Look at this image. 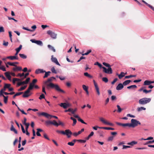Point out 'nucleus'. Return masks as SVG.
I'll return each instance as SVG.
<instances>
[{
  "label": "nucleus",
  "mask_w": 154,
  "mask_h": 154,
  "mask_svg": "<svg viewBox=\"0 0 154 154\" xmlns=\"http://www.w3.org/2000/svg\"><path fill=\"white\" fill-rule=\"evenodd\" d=\"M20 125L21 126V128L23 132V133H26V131L24 129V128L23 127V126L21 124H20Z\"/></svg>",
  "instance_id": "55"
},
{
  "label": "nucleus",
  "mask_w": 154,
  "mask_h": 154,
  "mask_svg": "<svg viewBox=\"0 0 154 154\" xmlns=\"http://www.w3.org/2000/svg\"><path fill=\"white\" fill-rule=\"evenodd\" d=\"M15 67H14L13 69V70L14 71H21L22 69V68L20 66H17L16 65Z\"/></svg>",
  "instance_id": "18"
},
{
  "label": "nucleus",
  "mask_w": 154,
  "mask_h": 154,
  "mask_svg": "<svg viewBox=\"0 0 154 154\" xmlns=\"http://www.w3.org/2000/svg\"><path fill=\"white\" fill-rule=\"evenodd\" d=\"M145 109L146 108H145L142 107H138L137 108V111H140L143 110H145Z\"/></svg>",
  "instance_id": "43"
},
{
  "label": "nucleus",
  "mask_w": 154,
  "mask_h": 154,
  "mask_svg": "<svg viewBox=\"0 0 154 154\" xmlns=\"http://www.w3.org/2000/svg\"><path fill=\"white\" fill-rule=\"evenodd\" d=\"M105 129L108 130H115V129L113 128H110V127H105Z\"/></svg>",
  "instance_id": "56"
},
{
  "label": "nucleus",
  "mask_w": 154,
  "mask_h": 154,
  "mask_svg": "<svg viewBox=\"0 0 154 154\" xmlns=\"http://www.w3.org/2000/svg\"><path fill=\"white\" fill-rule=\"evenodd\" d=\"M152 91V90H147L146 89H144L143 90V92L145 94H146Z\"/></svg>",
  "instance_id": "48"
},
{
  "label": "nucleus",
  "mask_w": 154,
  "mask_h": 154,
  "mask_svg": "<svg viewBox=\"0 0 154 154\" xmlns=\"http://www.w3.org/2000/svg\"><path fill=\"white\" fill-rule=\"evenodd\" d=\"M127 88L128 89H131V88H137V86L136 85H132L127 87Z\"/></svg>",
  "instance_id": "32"
},
{
  "label": "nucleus",
  "mask_w": 154,
  "mask_h": 154,
  "mask_svg": "<svg viewBox=\"0 0 154 154\" xmlns=\"http://www.w3.org/2000/svg\"><path fill=\"white\" fill-rule=\"evenodd\" d=\"M23 92H18L17 93H16L13 96V98H15V97L17 96H19L21 94H23Z\"/></svg>",
  "instance_id": "35"
},
{
  "label": "nucleus",
  "mask_w": 154,
  "mask_h": 154,
  "mask_svg": "<svg viewBox=\"0 0 154 154\" xmlns=\"http://www.w3.org/2000/svg\"><path fill=\"white\" fill-rule=\"evenodd\" d=\"M37 82V80L36 79H34L32 82L30 83L29 84V88H30L32 90L33 89L35 84Z\"/></svg>",
  "instance_id": "12"
},
{
  "label": "nucleus",
  "mask_w": 154,
  "mask_h": 154,
  "mask_svg": "<svg viewBox=\"0 0 154 154\" xmlns=\"http://www.w3.org/2000/svg\"><path fill=\"white\" fill-rule=\"evenodd\" d=\"M117 75H118L119 78L120 79H121L122 77H124V72H121L120 74L119 75L117 74Z\"/></svg>",
  "instance_id": "22"
},
{
  "label": "nucleus",
  "mask_w": 154,
  "mask_h": 154,
  "mask_svg": "<svg viewBox=\"0 0 154 154\" xmlns=\"http://www.w3.org/2000/svg\"><path fill=\"white\" fill-rule=\"evenodd\" d=\"M3 97H4V102L5 103H6L8 102V96L5 97L4 95H3Z\"/></svg>",
  "instance_id": "40"
},
{
  "label": "nucleus",
  "mask_w": 154,
  "mask_h": 154,
  "mask_svg": "<svg viewBox=\"0 0 154 154\" xmlns=\"http://www.w3.org/2000/svg\"><path fill=\"white\" fill-rule=\"evenodd\" d=\"M150 84V81L146 80L144 82L143 85H149Z\"/></svg>",
  "instance_id": "26"
},
{
  "label": "nucleus",
  "mask_w": 154,
  "mask_h": 154,
  "mask_svg": "<svg viewBox=\"0 0 154 154\" xmlns=\"http://www.w3.org/2000/svg\"><path fill=\"white\" fill-rule=\"evenodd\" d=\"M4 86L6 89H8L11 86V85L10 84L5 83Z\"/></svg>",
  "instance_id": "34"
},
{
  "label": "nucleus",
  "mask_w": 154,
  "mask_h": 154,
  "mask_svg": "<svg viewBox=\"0 0 154 154\" xmlns=\"http://www.w3.org/2000/svg\"><path fill=\"white\" fill-rule=\"evenodd\" d=\"M102 80L106 83H107L108 82V80L107 78L106 77H103L102 78Z\"/></svg>",
  "instance_id": "50"
},
{
  "label": "nucleus",
  "mask_w": 154,
  "mask_h": 154,
  "mask_svg": "<svg viewBox=\"0 0 154 154\" xmlns=\"http://www.w3.org/2000/svg\"><path fill=\"white\" fill-rule=\"evenodd\" d=\"M6 58L10 59L11 60H18V59L17 58V57H16L14 56H8L6 57Z\"/></svg>",
  "instance_id": "20"
},
{
  "label": "nucleus",
  "mask_w": 154,
  "mask_h": 154,
  "mask_svg": "<svg viewBox=\"0 0 154 154\" xmlns=\"http://www.w3.org/2000/svg\"><path fill=\"white\" fill-rule=\"evenodd\" d=\"M45 75L43 77L44 78L47 77L48 76L50 75V73H51V72L50 71H48L47 72H46L45 71Z\"/></svg>",
  "instance_id": "29"
},
{
  "label": "nucleus",
  "mask_w": 154,
  "mask_h": 154,
  "mask_svg": "<svg viewBox=\"0 0 154 154\" xmlns=\"http://www.w3.org/2000/svg\"><path fill=\"white\" fill-rule=\"evenodd\" d=\"M78 121L81 122L82 123H83V124H85L86 125L87 124V123H86V122H84V121L82 119H81L80 118H79V119H78Z\"/></svg>",
  "instance_id": "45"
},
{
  "label": "nucleus",
  "mask_w": 154,
  "mask_h": 154,
  "mask_svg": "<svg viewBox=\"0 0 154 154\" xmlns=\"http://www.w3.org/2000/svg\"><path fill=\"white\" fill-rule=\"evenodd\" d=\"M5 31L4 28L2 26L0 27V32H4Z\"/></svg>",
  "instance_id": "57"
},
{
  "label": "nucleus",
  "mask_w": 154,
  "mask_h": 154,
  "mask_svg": "<svg viewBox=\"0 0 154 154\" xmlns=\"http://www.w3.org/2000/svg\"><path fill=\"white\" fill-rule=\"evenodd\" d=\"M45 72V71L43 69H38L35 70V73L38 74L40 73H44Z\"/></svg>",
  "instance_id": "19"
},
{
  "label": "nucleus",
  "mask_w": 154,
  "mask_h": 154,
  "mask_svg": "<svg viewBox=\"0 0 154 154\" xmlns=\"http://www.w3.org/2000/svg\"><path fill=\"white\" fill-rule=\"evenodd\" d=\"M131 123H130L131 127L134 128L138 125H141V123L135 119H132L131 120Z\"/></svg>",
  "instance_id": "4"
},
{
  "label": "nucleus",
  "mask_w": 154,
  "mask_h": 154,
  "mask_svg": "<svg viewBox=\"0 0 154 154\" xmlns=\"http://www.w3.org/2000/svg\"><path fill=\"white\" fill-rule=\"evenodd\" d=\"M59 105L61 107H63L64 109H66L67 108L66 103H61L59 104Z\"/></svg>",
  "instance_id": "21"
},
{
  "label": "nucleus",
  "mask_w": 154,
  "mask_h": 154,
  "mask_svg": "<svg viewBox=\"0 0 154 154\" xmlns=\"http://www.w3.org/2000/svg\"><path fill=\"white\" fill-rule=\"evenodd\" d=\"M117 107L118 109L117 111L119 113L121 112L122 110V109L120 108V106L119 105H117Z\"/></svg>",
  "instance_id": "42"
},
{
  "label": "nucleus",
  "mask_w": 154,
  "mask_h": 154,
  "mask_svg": "<svg viewBox=\"0 0 154 154\" xmlns=\"http://www.w3.org/2000/svg\"><path fill=\"white\" fill-rule=\"evenodd\" d=\"M39 116H42L47 118H49L50 115L48 114L47 113L45 112H42L41 113H38Z\"/></svg>",
  "instance_id": "14"
},
{
  "label": "nucleus",
  "mask_w": 154,
  "mask_h": 154,
  "mask_svg": "<svg viewBox=\"0 0 154 154\" xmlns=\"http://www.w3.org/2000/svg\"><path fill=\"white\" fill-rule=\"evenodd\" d=\"M78 142L82 143H85L86 142V140H78Z\"/></svg>",
  "instance_id": "60"
},
{
  "label": "nucleus",
  "mask_w": 154,
  "mask_h": 154,
  "mask_svg": "<svg viewBox=\"0 0 154 154\" xmlns=\"http://www.w3.org/2000/svg\"><path fill=\"white\" fill-rule=\"evenodd\" d=\"M154 143V140L152 141H149L146 142L144 145H147L148 144L152 143Z\"/></svg>",
  "instance_id": "52"
},
{
  "label": "nucleus",
  "mask_w": 154,
  "mask_h": 154,
  "mask_svg": "<svg viewBox=\"0 0 154 154\" xmlns=\"http://www.w3.org/2000/svg\"><path fill=\"white\" fill-rule=\"evenodd\" d=\"M124 87L123 84L120 83L116 87V89L117 90H119L122 89Z\"/></svg>",
  "instance_id": "17"
},
{
  "label": "nucleus",
  "mask_w": 154,
  "mask_h": 154,
  "mask_svg": "<svg viewBox=\"0 0 154 154\" xmlns=\"http://www.w3.org/2000/svg\"><path fill=\"white\" fill-rule=\"evenodd\" d=\"M94 134V133L93 131H92L91 133L90 134H89L88 136V137H86V138H85V139L86 140H88L91 137H92V136H93V135Z\"/></svg>",
  "instance_id": "24"
},
{
  "label": "nucleus",
  "mask_w": 154,
  "mask_h": 154,
  "mask_svg": "<svg viewBox=\"0 0 154 154\" xmlns=\"http://www.w3.org/2000/svg\"><path fill=\"white\" fill-rule=\"evenodd\" d=\"M136 75H128V76H126L125 77V79H129L130 78H131V77H136Z\"/></svg>",
  "instance_id": "44"
},
{
  "label": "nucleus",
  "mask_w": 154,
  "mask_h": 154,
  "mask_svg": "<svg viewBox=\"0 0 154 154\" xmlns=\"http://www.w3.org/2000/svg\"><path fill=\"white\" fill-rule=\"evenodd\" d=\"M45 98V96L44 94H42L39 96V99L40 100H41L42 99Z\"/></svg>",
  "instance_id": "46"
},
{
  "label": "nucleus",
  "mask_w": 154,
  "mask_h": 154,
  "mask_svg": "<svg viewBox=\"0 0 154 154\" xmlns=\"http://www.w3.org/2000/svg\"><path fill=\"white\" fill-rule=\"evenodd\" d=\"M151 100L150 98L144 97L140 99L139 101V103L141 105H144L149 103Z\"/></svg>",
  "instance_id": "3"
},
{
  "label": "nucleus",
  "mask_w": 154,
  "mask_h": 154,
  "mask_svg": "<svg viewBox=\"0 0 154 154\" xmlns=\"http://www.w3.org/2000/svg\"><path fill=\"white\" fill-rule=\"evenodd\" d=\"M8 45V42H6L5 41L3 42V45L5 46H7Z\"/></svg>",
  "instance_id": "62"
},
{
  "label": "nucleus",
  "mask_w": 154,
  "mask_h": 154,
  "mask_svg": "<svg viewBox=\"0 0 154 154\" xmlns=\"http://www.w3.org/2000/svg\"><path fill=\"white\" fill-rule=\"evenodd\" d=\"M47 33L50 35L51 37L54 39H55L56 38L57 34L50 30L47 31Z\"/></svg>",
  "instance_id": "9"
},
{
  "label": "nucleus",
  "mask_w": 154,
  "mask_h": 154,
  "mask_svg": "<svg viewBox=\"0 0 154 154\" xmlns=\"http://www.w3.org/2000/svg\"><path fill=\"white\" fill-rule=\"evenodd\" d=\"M7 64L10 65L14 66H16V65L15 64V63H11L10 62H8L7 63Z\"/></svg>",
  "instance_id": "51"
},
{
  "label": "nucleus",
  "mask_w": 154,
  "mask_h": 154,
  "mask_svg": "<svg viewBox=\"0 0 154 154\" xmlns=\"http://www.w3.org/2000/svg\"><path fill=\"white\" fill-rule=\"evenodd\" d=\"M24 125H26V128H25L26 131L28 130V129L29 126V123H28L27 124H25Z\"/></svg>",
  "instance_id": "59"
},
{
  "label": "nucleus",
  "mask_w": 154,
  "mask_h": 154,
  "mask_svg": "<svg viewBox=\"0 0 154 154\" xmlns=\"http://www.w3.org/2000/svg\"><path fill=\"white\" fill-rule=\"evenodd\" d=\"M118 80L117 78H115L114 79L113 81L112 82L111 84L112 85H114V83Z\"/></svg>",
  "instance_id": "61"
},
{
  "label": "nucleus",
  "mask_w": 154,
  "mask_h": 154,
  "mask_svg": "<svg viewBox=\"0 0 154 154\" xmlns=\"http://www.w3.org/2000/svg\"><path fill=\"white\" fill-rule=\"evenodd\" d=\"M20 56L23 59H26L27 58V56L23 54H19Z\"/></svg>",
  "instance_id": "33"
},
{
  "label": "nucleus",
  "mask_w": 154,
  "mask_h": 154,
  "mask_svg": "<svg viewBox=\"0 0 154 154\" xmlns=\"http://www.w3.org/2000/svg\"><path fill=\"white\" fill-rule=\"evenodd\" d=\"M93 82L95 88V89L96 92L98 96H99L100 95V92L99 88L98 86V85L97 83L95 82V81L94 80H93Z\"/></svg>",
  "instance_id": "7"
},
{
  "label": "nucleus",
  "mask_w": 154,
  "mask_h": 154,
  "mask_svg": "<svg viewBox=\"0 0 154 154\" xmlns=\"http://www.w3.org/2000/svg\"><path fill=\"white\" fill-rule=\"evenodd\" d=\"M51 59L52 62L55 63L57 65L60 66V65L58 62L57 59L56 57H54L53 55L51 56Z\"/></svg>",
  "instance_id": "13"
},
{
  "label": "nucleus",
  "mask_w": 154,
  "mask_h": 154,
  "mask_svg": "<svg viewBox=\"0 0 154 154\" xmlns=\"http://www.w3.org/2000/svg\"><path fill=\"white\" fill-rule=\"evenodd\" d=\"M51 70L52 73L56 74L57 73V72L55 70V68L54 67H52L51 69Z\"/></svg>",
  "instance_id": "41"
},
{
  "label": "nucleus",
  "mask_w": 154,
  "mask_h": 154,
  "mask_svg": "<svg viewBox=\"0 0 154 154\" xmlns=\"http://www.w3.org/2000/svg\"><path fill=\"white\" fill-rule=\"evenodd\" d=\"M11 123L12 124L11 125V127L10 128L11 131H14L16 134H17V130H16V129L14 128L13 125V124H14L13 122H11Z\"/></svg>",
  "instance_id": "15"
},
{
  "label": "nucleus",
  "mask_w": 154,
  "mask_h": 154,
  "mask_svg": "<svg viewBox=\"0 0 154 154\" xmlns=\"http://www.w3.org/2000/svg\"><path fill=\"white\" fill-rule=\"evenodd\" d=\"M20 80L19 79L14 78L13 79V83L14 84L15 83L16 81H20Z\"/></svg>",
  "instance_id": "49"
},
{
  "label": "nucleus",
  "mask_w": 154,
  "mask_h": 154,
  "mask_svg": "<svg viewBox=\"0 0 154 154\" xmlns=\"http://www.w3.org/2000/svg\"><path fill=\"white\" fill-rule=\"evenodd\" d=\"M5 75L8 80L10 81H11V76L9 72H6L5 73Z\"/></svg>",
  "instance_id": "16"
},
{
  "label": "nucleus",
  "mask_w": 154,
  "mask_h": 154,
  "mask_svg": "<svg viewBox=\"0 0 154 154\" xmlns=\"http://www.w3.org/2000/svg\"><path fill=\"white\" fill-rule=\"evenodd\" d=\"M29 88L28 87V89L25 91L23 95V97H27L31 95V94H29L30 90H32Z\"/></svg>",
  "instance_id": "5"
},
{
  "label": "nucleus",
  "mask_w": 154,
  "mask_h": 154,
  "mask_svg": "<svg viewBox=\"0 0 154 154\" xmlns=\"http://www.w3.org/2000/svg\"><path fill=\"white\" fill-rule=\"evenodd\" d=\"M56 132L58 133H60L63 134L64 133V131H59L57 130L56 131Z\"/></svg>",
  "instance_id": "58"
},
{
  "label": "nucleus",
  "mask_w": 154,
  "mask_h": 154,
  "mask_svg": "<svg viewBox=\"0 0 154 154\" xmlns=\"http://www.w3.org/2000/svg\"><path fill=\"white\" fill-rule=\"evenodd\" d=\"M94 64L95 65L98 66L100 68H102V65L97 62H95Z\"/></svg>",
  "instance_id": "38"
},
{
  "label": "nucleus",
  "mask_w": 154,
  "mask_h": 154,
  "mask_svg": "<svg viewBox=\"0 0 154 154\" xmlns=\"http://www.w3.org/2000/svg\"><path fill=\"white\" fill-rule=\"evenodd\" d=\"M131 82L130 80H126L123 82V85L124 86H126L128 84Z\"/></svg>",
  "instance_id": "25"
},
{
  "label": "nucleus",
  "mask_w": 154,
  "mask_h": 154,
  "mask_svg": "<svg viewBox=\"0 0 154 154\" xmlns=\"http://www.w3.org/2000/svg\"><path fill=\"white\" fill-rule=\"evenodd\" d=\"M151 9L154 11V7L149 5L148 6Z\"/></svg>",
  "instance_id": "64"
},
{
  "label": "nucleus",
  "mask_w": 154,
  "mask_h": 154,
  "mask_svg": "<svg viewBox=\"0 0 154 154\" xmlns=\"http://www.w3.org/2000/svg\"><path fill=\"white\" fill-rule=\"evenodd\" d=\"M116 124L118 125L124 127H131V125L130 123H119L118 122H116Z\"/></svg>",
  "instance_id": "11"
},
{
  "label": "nucleus",
  "mask_w": 154,
  "mask_h": 154,
  "mask_svg": "<svg viewBox=\"0 0 154 154\" xmlns=\"http://www.w3.org/2000/svg\"><path fill=\"white\" fill-rule=\"evenodd\" d=\"M82 88L85 91H86L88 90V88L85 85H82Z\"/></svg>",
  "instance_id": "53"
},
{
  "label": "nucleus",
  "mask_w": 154,
  "mask_h": 154,
  "mask_svg": "<svg viewBox=\"0 0 154 154\" xmlns=\"http://www.w3.org/2000/svg\"><path fill=\"white\" fill-rule=\"evenodd\" d=\"M100 120L103 123L106 125H110L111 126H113V124L112 123H110L108 122L106 120H105L103 118L101 117L100 118Z\"/></svg>",
  "instance_id": "6"
},
{
  "label": "nucleus",
  "mask_w": 154,
  "mask_h": 154,
  "mask_svg": "<svg viewBox=\"0 0 154 154\" xmlns=\"http://www.w3.org/2000/svg\"><path fill=\"white\" fill-rule=\"evenodd\" d=\"M67 144L71 146H73L74 144V143H73L72 142H69Z\"/></svg>",
  "instance_id": "63"
},
{
  "label": "nucleus",
  "mask_w": 154,
  "mask_h": 154,
  "mask_svg": "<svg viewBox=\"0 0 154 154\" xmlns=\"http://www.w3.org/2000/svg\"><path fill=\"white\" fill-rule=\"evenodd\" d=\"M103 64L107 67H108L107 69L106 68L104 67H102V68L103 69V71L105 73L109 74H112V71L110 65L105 62L103 63Z\"/></svg>",
  "instance_id": "2"
},
{
  "label": "nucleus",
  "mask_w": 154,
  "mask_h": 154,
  "mask_svg": "<svg viewBox=\"0 0 154 154\" xmlns=\"http://www.w3.org/2000/svg\"><path fill=\"white\" fill-rule=\"evenodd\" d=\"M137 141H133L130 143H127V144L128 145H130L131 146H133L134 145L137 144Z\"/></svg>",
  "instance_id": "23"
},
{
  "label": "nucleus",
  "mask_w": 154,
  "mask_h": 154,
  "mask_svg": "<svg viewBox=\"0 0 154 154\" xmlns=\"http://www.w3.org/2000/svg\"><path fill=\"white\" fill-rule=\"evenodd\" d=\"M43 136H44V137L45 139H46L48 140H50V139L48 137L47 135V134L46 133H44Z\"/></svg>",
  "instance_id": "47"
},
{
  "label": "nucleus",
  "mask_w": 154,
  "mask_h": 154,
  "mask_svg": "<svg viewBox=\"0 0 154 154\" xmlns=\"http://www.w3.org/2000/svg\"><path fill=\"white\" fill-rule=\"evenodd\" d=\"M72 134V133L69 130L66 129L65 131H64L63 134L66 135L68 138H70L71 137V135Z\"/></svg>",
  "instance_id": "10"
},
{
  "label": "nucleus",
  "mask_w": 154,
  "mask_h": 154,
  "mask_svg": "<svg viewBox=\"0 0 154 154\" xmlns=\"http://www.w3.org/2000/svg\"><path fill=\"white\" fill-rule=\"evenodd\" d=\"M84 75L86 76H87V77H88L89 78H93V76L92 75H90L87 72L84 73Z\"/></svg>",
  "instance_id": "27"
},
{
  "label": "nucleus",
  "mask_w": 154,
  "mask_h": 154,
  "mask_svg": "<svg viewBox=\"0 0 154 154\" xmlns=\"http://www.w3.org/2000/svg\"><path fill=\"white\" fill-rule=\"evenodd\" d=\"M91 50H88L87 51V52L85 53H82V56H84V55H88L90 53H91Z\"/></svg>",
  "instance_id": "31"
},
{
  "label": "nucleus",
  "mask_w": 154,
  "mask_h": 154,
  "mask_svg": "<svg viewBox=\"0 0 154 154\" xmlns=\"http://www.w3.org/2000/svg\"><path fill=\"white\" fill-rule=\"evenodd\" d=\"M52 80L53 79L51 77L44 82V83L46 86V88L48 89H49L50 88H54L56 90L59 92L64 93V91L61 89L57 85L54 84L51 82Z\"/></svg>",
  "instance_id": "1"
},
{
  "label": "nucleus",
  "mask_w": 154,
  "mask_h": 154,
  "mask_svg": "<svg viewBox=\"0 0 154 154\" xmlns=\"http://www.w3.org/2000/svg\"><path fill=\"white\" fill-rule=\"evenodd\" d=\"M48 48H49L50 50H52L54 52H55V49L53 47L51 46V45H48Z\"/></svg>",
  "instance_id": "28"
},
{
  "label": "nucleus",
  "mask_w": 154,
  "mask_h": 154,
  "mask_svg": "<svg viewBox=\"0 0 154 154\" xmlns=\"http://www.w3.org/2000/svg\"><path fill=\"white\" fill-rule=\"evenodd\" d=\"M26 87H27V85H25L24 86L22 87L21 88H20V89H18V91H23V90H24V89H25L26 88Z\"/></svg>",
  "instance_id": "39"
},
{
  "label": "nucleus",
  "mask_w": 154,
  "mask_h": 154,
  "mask_svg": "<svg viewBox=\"0 0 154 154\" xmlns=\"http://www.w3.org/2000/svg\"><path fill=\"white\" fill-rule=\"evenodd\" d=\"M35 43L40 46H42L43 45L42 42L39 40H36Z\"/></svg>",
  "instance_id": "30"
},
{
  "label": "nucleus",
  "mask_w": 154,
  "mask_h": 154,
  "mask_svg": "<svg viewBox=\"0 0 154 154\" xmlns=\"http://www.w3.org/2000/svg\"><path fill=\"white\" fill-rule=\"evenodd\" d=\"M57 125H55V126L58 127L59 125H63V123L60 121H59L58 123L57 122Z\"/></svg>",
  "instance_id": "37"
},
{
  "label": "nucleus",
  "mask_w": 154,
  "mask_h": 154,
  "mask_svg": "<svg viewBox=\"0 0 154 154\" xmlns=\"http://www.w3.org/2000/svg\"><path fill=\"white\" fill-rule=\"evenodd\" d=\"M45 124L47 126H49L51 125H53L54 126L57 125V122L55 120H54L52 121H47L45 122Z\"/></svg>",
  "instance_id": "8"
},
{
  "label": "nucleus",
  "mask_w": 154,
  "mask_h": 154,
  "mask_svg": "<svg viewBox=\"0 0 154 154\" xmlns=\"http://www.w3.org/2000/svg\"><path fill=\"white\" fill-rule=\"evenodd\" d=\"M114 137L113 136H111L108 137V141H112Z\"/></svg>",
  "instance_id": "54"
},
{
  "label": "nucleus",
  "mask_w": 154,
  "mask_h": 154,
  "mask_svg": "<svg viewBox=\"0 0 154 154\" xmlns=\"http://www.w3.org/2000/svg\"><path fill=\"white\" fill-rule=\"evenodd\" d=\"M22 47V46L21 45H20L19 47L18 48L15 49V50L16 51H18V52H19L20 50H21Z\"/></svg>",
  "instance_id": "36"
}]
</instances>
